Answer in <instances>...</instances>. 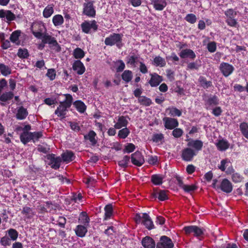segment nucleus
Wrapping results in <instances>:
<instances>
[{"label":"nucleus","mask_w":248,"mask_h":248,"mask_svg":"<svg viewBox=\"0 0 248 248\" xmlns=\"http://www.w3.org/2000/svg\"><path fill=\"white\" fill-rule=\"evenodd\" d=\"M47 159L50 160L49 165L52 168L57 170L60 168L62 159L60 157H55L54 154H48L46 155Z\"/></svg>","instance_id":"obj_8"},{"label":"nucleus","mask_w":248,"mask_h":248,"mask_svg":"<svg viewBox=\"0 0 248 248\" xmlns=\"http://www.w3.org/2000/svg\"><path fill=\"white\" fill-rule=\"evenodd\" d=\"M163 121L164 123V126L167 129H172L178 125V121L174 118L164 117Z\"/></svg>","instance_id":"obj_11"},{"label":"nucleus","mask_w":248,"mask_h":248,"mask_svg":"<svg viewBox=\"0 0 248 248\" xmlns=\"http://www.w3.org/2000/svg\"><path fill=\"white\" fill-rule=\"evenodd\" d=\"M96 134L93 130H91L89 132L87 135L84 136V139L88 140L91 143V145L94 146L97 142V140L95 139Z\"/></svg>","instance_id":"obj_22"},{"label":"nucleus","mask_w":248,"mask_h":248,"mask_svg":"<svg viewBox=\"0 0 248 248\" xmlns=\"http://www.w3.org/2000/svg\"><path fill=\"white\" fill-rule=\"evenodd\" d=\"M162 177L159 175L155 174L152 176L151 181L155 185H160L162 183Z\"/></svg>","instance_id":"obj_43"},{"label":"nucleus","mask_w":248,"mask_h":248,"mask_svg":"<svg viewBox=\"0 0 248 248\" xmlns=\"http://www.w3.org/2000/svg\"><path fill=\"white\" fill-rule=\"evenodd\" d=\"M155 10L162 11L166 6L167 2L165 0H151Z\"/></svg>","instance_id":"obj_21"},{"label":"nucleus","mask_w":248,"mask_h":248,"mask_svg":"<svg viewBox=\"0 0 248 248\" xmlns=\"http://www.w3.org/2000/svg\"><path fill=\"white\" fill-rule=\"evenodd\" d=\"M166 111L169 112V114L171 116H180L182 114L181 110L174 107L167 108Z\"/></svg>","instance_id":"obj_33"},{"label":"nucleus","mask_w":248,"mask_h":248,"mask_svg":"<svg viewBox=\"0 0 248 248\" xmlns=\"http://www.w3.org/2000/svg\"><path fill=\"white\" fill-rule=\"evenodd\" d=\"M73 56L76 59H80L85 56V52L80 48L77 47L73 51Z\"/></svg>","instance_id":"obj_32"},{"label":"nucleus","mask_w":248,"mask_h":248,"mask_svg":"<svg viewBox=\"0 0 248 248\" xmlns=\"http://www.w3.org/2000/svg\"><path fill=\"white\" fill-rule=\"evenodd\" d=\"M219 69L225 77L229 76L234 70V68L232 65L226 62L221 63Z\"/></svg>","instance_id":"obj_12"},{"label":"nucleus","mask_w":248,"mask_h":248,"mask_svg":"<svg viewBox=\"0 0 248 248\" xmlns=\"http://www.w3.org/2000/svg\"><path fill=\"white\" fill-rule=\"evenodd\" d=\"M75 231L76 234L81 237L84 236L87 232L86 228L82 225H78Z\"/></svg>","instance_id":"obj_31"},{"label":"nucleus","mask_w":248,"mask_h":248,"mask_svg":"<svg viewBox=\"0 0 248 248\" xmlns=\"http://www.w3.org/2000/svg\"><path fill=\"white\" fill-rule=\"evenodd\" d=\"M46 76L50 78L51 80H53L55 78L56 72L54 69H49L47 70Z\"/></svg>","instance_id":"obj_60"},{"label":"nucleus","mask_w":248,"mask_h":248,"mask_svg":"<svg viewBox=\"0 0 248 248\" xmlns=\"http://www.w3.org/2000/svg\"><path fill=\"white\" fill-rule=\"evenodd\" d=\"M185 20L191 24H194L196 22L197 17L193 14H189L185 17Z\"/></svg>","instance_id":"obj_48"},{"label":"nucleus","mask_w":248,"mask_h":248,"mask_svg":"<svg viewBox=\"0 0 248 248\" xmlns=\"http://www.w3.org/2000/svg\"><path fill=\"white\" fill-rule=\"evenodd\" d=\"M152 196L154 198H158L161 201H165L168 199L167 191L164 190H160L159 191H155L152 193Z\"/></svg>","instance_id":"obj_20"},{"label":"nucleus","mask_w":248,"mask_h":248,"mask_svg":"<svg viewBox=\"0 0 248 248\" xmlns=\"http://www.w3.org/2000/svg\"><path fill=\"white\" fill-rule=\"evenodd\" d=\"M32 33L38 39H41L43 34L46 32L45 25L42 23H34L31 27Z\"/></svg>","instance_id":"obj_4"},{"label":"nucleus","mask_w":248,"mask_h":248,"mask_svg":"<svg viewBox=\"0 0 248 248\" xmlns=\"http://www.w3.org/2000/svg\"><path fill=\"white\" fill-rule=\"evenodd\" d=\"M142 223L146 227V228L150 230L154 228L153 222L147 213L142 214Z\"/></svg>","instance_id":"obj_15"},{"label":"nucleus","mask_w":248,"mask_h":248,"mask_svg":"<svg viewBox=\"0 0 248 248\" xmlns=\"http://www.w3.org/2000/svg\"><path fill=\"white\" fill-rule=\"evenodd\" d=\"M135 149V146L133 143H128L124 150V153L132 152Z\"/></svg>","instance_id":"obj_57"},{"label":"nucleus","mask_w":248,"mask_h":248,"mask_svg":"<svg viewBox=\"0 0 248 248\" xmlns=\"http://www.w3.org/2000/svg\"><path fill=\"white\" fill-rule=\"evenodd\" d=\"M151 78L148 83L152 87H156L163 80L162 77L156 73H153L150 74Z\"/></svg>","instance_id":"obj_13"},{"label":"nucleus","mask_w":248,"mask_h":248,"mask_svg":"<svg viewBox=\"0 0 248 248\" xmlns=\"http://www.w3.org/2000/svg\"><path fill=\"white\" fill-rule=\"evenodd\" d=\"M94 1H87L83 4V14L90 17H94L96 11L93 6Z\"/></svg>","instance_id":"obj_5"},{"label":"nucleus","mask_w":248,"mask_h":248,"mask_svg":"<svg viewBox=\"0 0 248 248\" xmlns=\"http://www.w3.org/2000/svg\"><path fill=\"white\" fill-rule=\"evenodd\" d=\"M133 78V73L131 71L126 70L122 74V78L125 81V83L130 82Z\"/></svg>","instance_id":"obj_27"},{"label":"nucleus","mask_w":248,"mask_h":248,"mask_svg":"<svg viewBox=\"0 0 248 248\" xmlns=\"http://www.w3.org/2000/svg\"><path fill=\"white\" fill-rule=\"evenodd\" d=\"M0 243L2 246L6 247L10 246L11 242V239L8 236H5L1 238Z\"/></svg>","instance_id":"obj_51"},{"label":"nucleus","mask_w":248,"mask_h":248,"mask_svg":"<svg viewBox=\"0 0 248 248\" xmlns=\"http://www.w3.org/2000/svg\"><path fill=\"white\" fill-rule=\"evenodd\" d=\"M53 13V8L49 5L46 6L44 11L43 16L45 17L48 18L50 17Z\"/></svg>","instance_id":"obj_44"},{"label":"nucleus","mask_w":248,"mask_h":248,"mask_svg":"<svg viewBox=\"0 0 248 248\" xmlns=\"http://www.w3.org/2000/svg\"><path fill=\"white\" fill-rule=\"evenodd\" d=\"M64 96L65 100L60 102V105L55 111V113L62 119L65 117L68 108L71 107L73 101V97L70 94H65Z\"/></svg>","instance_id":"obj_2"},{"label":"nucleus","mask_w":248,"mask_h":248,"mask_svg":"<svg viewBox=\"0 0 248 248\" xmlns=\"http://www.w3.org/2000/svg\"><path fill=\"white\" fill-rule=\"evenodd\" d=\"M122 36L123 35L121 34L113 33L105 39V44L107 46H110L116 44V46L120 48L123 46Z\"/></svg>","instance_id":"obj_3"},{"label":"nucleus","mask_w":248,"mask_h":248,"mask_svg":"<svg viewBox=\"0 0 248 248\" xmlns=\"http://www.w3.org/2000/svg\"><path fill=\"white\" fill-rule=\"evenodd\" d=\"M62 160L64 162H69L73 160L75 156L73 153L71 151H67L62 155Z\"/></svg>","instance_id":"obj_28"},{"label":"nucleus","mask_w":248,"mask_h":248,"mask_svg":"<svg viewBox=\"0 0 248 248\" xmlns=\"http://www.w3.org/2000/svg\"><path fill=\"white\" fill-rule=\"evenodd\" d=\"M226 23L228 25L232 27H236L237 24L236 20L234 18H227L226 20Z\"/></svg>","instance_id":"obj_63"},{"label":"nucleus","mask_w":248,"mask_h":248,"mask_svg":"<svg viewBox=\"0 0 248 248\" xmlns=\"http://www.w3.org/2000/svg\"><path fill=\"white\" fill-rule=\"evenodd\" d=\"M6 17L8 21L14 20L16 15L10 10H0V18Z\"/></svg>","instance_id":"obj_17"},{"label":"nucleus","mask_w":248,"mask_h":248,"mask_svg":"<svg viewBox=\"0 0 248 248\" xmlns=\"http://www.w3.org/2000/svg\"><path fill=\"white\" fill-rule=\"evenodd\" d=\"M14 95L12 92H5L0 96V101L3 102H6L12 99Z\"/></svg>","instance_id":"obj_30"},{"label":"nucleus","mask_w":248,"mask_h":248,"mask_svg":"<svg viewBox=\"0 0 248 248\" xmlns=\"http://www.w3.org/2000/svg\"><path fill=\"white\" fill-rule=\"evenodd\" d=\"M105 220H107L110 218L112 214V205L111 204H108L105 207Z\"/></svg>","instance_id":"obj_38"},{"label":"nucleus","mask_w":248,"mask_h":248,"mask_svg":"<svg viewBox=\"0 0 248 248\" xmlns=\"http://www.w3.org/2000/svg\"><path fill=\"white\" fill-rule=\"evenodd\" d=\"M20 139L21 142L26 144L31 140H33L32 137V132H23L20 136Z\"/></svg>","instance_id":"obj_23"},{"label":"nucleus","mask_w":248,"mask_h":248,"mask_svg":"<svg viewBox=\"0 0 248 248\" xmlns=\"http://www.w3.org/2000/svg\"><path fill=\"white\" fill-rule=\"evenodd\" d=\"M69 124H70L71 128L73 130L76 132H78L80 130V127L77 123L69 122Z\"/></svg>","instance_id":"obj_59"},{"label":"nucleus","mask_w":248,"mask_h":248,"mask_svg":"<svg viewBox=\"0 0 248 248\" xmlns=\"http://www.w3.org/2000/svg\"><path fill=\"white\" fill-rule=\"evenodd\" d=\"M0 70L1 73L4 76H7L11 73V68L3 63H0Z\"/></svg>","instance_id":"obj_34"},{"label":"nucleus","mask_w":248,"mask_h":248,"mask_svg":"<svg viewBox=\"0 0 248 248\" xmlns=\"http://www.w3.org/2000/svg\"><path fill=\"white\" fill-rule=\"evenodd\" d=\"M73 69L78 75H82L85 71V68L83 64L79 60L74 62L73 64Z\"/></svg>","instance_id":"obj_16"},{"label":"nucleus","mask_w":248,"mask_h":248,"mask_svg":"<svg viewBox=\"0 0 248 248\" xmlns=\"http://www.w3.org/2000/svg\"><path fill=\"white\" fill-rule=\"evenodd\" d=\"M197 189V186L195 185H187L184 187L183 189L186 192L190 193L195 191Z\"/></svg>","instance_id":"obj_53"},{"label":"nucleus","mask_w":248,"mask_h":248,"mask_svg":"<svg viewBox=\"0 0 248 248\" xmlns=\"http://www.w3.org/2000/svg\"><path fill=\"white\" fill-rule=\"evenodd\" d=\"M79 220L81 221V223L86 225L89 223V218L86 212H82L80 214Z\"/></svg>","instance_id":"obj_45"},{"label":"nucleus","mask_w":248,"mask_h":248,"mask_svg":"<svg viewBox=\"0 0 248 248\" xmlns=\"http://www.w3.org/2000/svg\"><path fill=\"white\" fill-rule=\"evenodd\" d=\"M8 235L10 237L11 240L13 241L16 240L18 237V232L16 230L14 229H10L8 230Z\"/></svg>","instance_id":"obj_49"},{"label":"nucleus","mask_w":248,"mask_h":248,"mask_svg":"<svg viewBox=\"0 0 248 248\" xmlns=\"http://www.w3.org/2000/svg\"><path fill=\"white\" fill-rule=\"evenodd\" d=\"M138 59V57L135 55H131L127 57V63L131 65L135 64L136 61Z\"/></svg>","instance_id":"obj_61"},{"label":"nucleus","mask_w":248,"mask_h":248,"mask_svg":"<svg viewBox=\"0 0 248 248\" xmlns=\"http://www.w3.org/2000/svg\"><path fill=\"white\" fill-rule=\"evenodd\" d=\"M127 124V120L124 116H122L118 118V122L114 125V127L119 129L123 127H126Z\"/></svg>","instance_id":"obj_25"},{"label":"nucleus","mask_w":248,"mask_h":248,"mask_svg":"<svg viewBox=\"0 0 248 248\" xmlns=\"http://www.w3.org/2000/svg\"><path fill=\"white\" fill-rule=\"evenodd\" d=\"M73 105L80 113H83L86 109V106L84 103L81 101H76L74 103Z\"/></svg>","instance_id":"obj_29"},{"label":"nucleus","mask_w":248,"mask_h":248,"mask_svg":"<svg viewBox=\"0 0 248 248\" xmlns=\"http://www.w3.org/2000/svg\"><path fill=\"white\" fill-rule=\"evenodd\" d=\"M232 180L234 182L238 183L241 181L242 177L239 174L235 173L232 175Z\"/></svg>","instance_id":"obj_64"},{"label":"nucleus","mask_w":248,"mask_h":248,"mask_svg":"<svg viewBox=\"0 0 248 248\" xmlns=\"http://www.w3.org/2000/svg\"><path fill=\"white\" fill-rule=\"evenodd\" d=\"M180 56L182 58L189 57L192 59H194L196 57L194 52L189 49L182 50L180 53Z\"/></svg>","instance_id":"obj_24"},{"label":"nucleus","mask_w":248,"mask_h":248,"mask_svg":"<svg viewBox=\"0 0 248 248\" xmlns=\"http://www.w3.org/2000/svg\"><path fill=\"white\" fill-rule=\"evenodd\" d=\"M154 62L156 66L163 67L166 65L165 60L160 56H156L154 58Z\"/></svg>","instance_id":"obj_42"},{"label":"nucleus","mask_w":248,"mask_h":248,"mask_svg":"<svg viewBox=\"0 0 248 248\" xmlns=\"http://www.w3.org/2000/svg\"><path fill=\"white\" fill-rule=\"evenodd\" d=\"M240 130L243 136L248 139V125L246 123H241L240 125Z\"/></svg>","instance_id":"obj_39"},{"label":"nucleus","mask_w":248,"mask_h":248,"mask_svg":"<svg viewBox=\"0 0 248 248\" xmlns=\"http://www.w3.org/2000/svg\"><path fill=\"white\" fill-rule=\"evenodd\" d=\"M21 31H14L10 37L11 42L15 43L16 44H19V37L20 35Z\"/></svg>","instance_id":"obj_35"},{"label":"nucleus","mask_w":248,"mask_h":248,"mask_svg":"<svg viewBox=\"0 0 248 248\" xmlns=\"http://www.w3.org/2000/svg\"><path fill=\"white\" fill-rule=\"evenodd\" d=\"M40 39H42V42L44 44H48L49 45H52L53 46H58L59 47L58 51H60V46H59L55 38L49 35L46 32L44 34H43Z\"/></svg>","instance_id":"obj_7"},{"label":"nucleus","mask_w":248,"mask_h":248,"mask_svg":"<svg viewBox=\"0 0 248 248\" xmlns=\"http://www.w3.org/2000/svg\"><path fill=\"white\" fill-rule=\"evenodd\" d=\"M229 143L226 140H219L216 143L217 149L220 151H225L229 147Z\"/></svg>","instance_id":"obj_26"},{"label":"nucleus","mask_w":248,"mask_h":248,"mask_svg":"<svg viewBox=\"0 0 248 248\" xmlns=\"http://www.w3.org/2000/svg\"><path fill=\"white\" fill-rule=\"evenodd\" d=\"M81 27L84 32L88 33L92 29L93 31H96L97 30L98 26L96 25V22L93 20L91 22L85 21L83 22L81 25Z\"/></svg>","instance_id":"obj_9"},{"label":"nucleus","mask_w":248,"mask_h":248,"mask_svg":"<svg viewBox=\"0 0 248 248\" xmlns=\"http://www.w3.org/2000/svg\"><path fill=\"white\" fill-rule=\"evenodd\" d=\"M22 213L29 217L32 214V209L29 207H24L22 211Z\"/></svg>","instance_id":"obj_62"},{"label":"nucleus","mask_w":248,"mask_h":248,"mask_svg":"<svg viewBox=\"0 0 248 248\" xmlns=\"http://www.w3.org/2000/svg\"><path fill=\"white\" fill-rule=\"evenodd\" d=\"M199 81L204 88H208L212 85V82L210 81H207L203 77H200L199 78Z\"/></svg>","instance_id":"obj_40"},{"label":"nucleus","mask_w":248,"mask_h":248,"mask_svg":"<svg viewBox=\"0 0 248 248\" xmlns=\"http://www.w3.org/2000/svg\"><path fill=\"white\" fill-rule=\"evenodd\" d=\"M131 162L135 165L141 166L144 164L145 161L141 153L137 151L131 155Z\"/></svg>","instance_id":"obj_10"},{"label":"nucleus","mask_w":248,"mask_h":248,"mask_svg":"<svg viewBox=\"0 0 248 248\" xmlns=\"http://www.w3.org/2000/svg\"><path fill=\"white\" fill-rule=\"evenodd\" d=\"M119 64V65L116 68L117 72H122L125 68V64L122 60H119L116 62V64Z\"/></svg>","instance_id":"obj_55"},{"label":"nucleus","mask_w":248,"mask_h":248,"mask_svg":"<svg viewBox=\"0 0 248 248\" xmlns=\"http://www.w3.org/2000/svg\"><path fill=\"white\" fill-rule=\"evenodd\" d=\"M17 55L21 58H27L29 56L27 49L19 48L18 51Z\"/></svg>","instance_id":"obj_50"},{"label":"nucleus","mask_w":248,"mask_h":248,"mask_svg":"<svg viewBox=\"0 0 248 248\" xmlns=\"http://www.w3.org/2000/svg\"><path fill=\"white\" fill-rule=\"evenodd\" d=\"M219 188L223 192L229 193L232 192V186L231 183L228 179H224L219 186Z\"/></svg>","instance_id":"obj_14"},{"label":"nucleus","mask_w":248,"mask_h":248,"mask_svg":"<svg viewBox=\"0 0 248 248\" xmlns=\"http://www.w3.org/2000/svg\"><path fill=\"white\" fill-rule=\"evenodd\" d=\"M225 15L227 18H234L236 15V13L232 9H229L225 12Z\"/></svg>","instance_id":"obj_56"},{"label":"nucleus","mask_w":248,"mask_h":248,"mask_svg":"<svg viewBox=\"0 0 248 248\" xmlns=\"http://www.w3.org/2000/svg\"><path fill=\"white\" fill-rule=\"evenodd\" d=\"M28 115V111L27 109L23 106H21L17 108L16 117L17 120H22L25 119Z\"/></svg>","instance_id":"obj_19"},{"label":"nucleus","mask_w":248,"mask_h":248,"mask_svg":"<svg viewBox=\"0 0 248 248\" xmlns=\"http://www.w3.org/2000/svg\"><path fill=\"white\" fill-rule=\"evenodd\" d=\"M53 23L55 26L61 25L63 23V18L60 15H57L53 16Z\"/></svg>","instance_id":"obj_36"},{"label":"nucleus","mask_w":248,"mask_h":248,"mask_svg":"<svg viewBox=\"0 0 248 248\" xmlns=\"http://www.w3.org/2000/svg\"><path fill=\"white\" fill-rule=\"evenodd\" d=\"M164 139V136L162 134H155L153 136L152 140L155 142H158Z\"/></svg>","instance_id":"obj_52"},{"label":"nucleus","mask_w":248,"mask_h":248,"mask_svg":"<svg viewBox=\"0 0 248 248\" xmlns=\"http://www.w3.org/2000/svg\"><path fill=\"white\" fill-rule=\"evenodd\" d=\"M217 48L216 43L215 42H212L208 44V50L211 53L216 51Z\"/></svg>","instance_id":"obj_58"},{"label":"nucleus","mask_w":248,"mask_h":248,"mask_svg":"<svg viewBox=\"0 0 248 248\" xmlns=\"http://www.w3.org/2000/svg\"><path fill=\"white\" fill-rule=\"evenodd\" d=\"M186 141H188L187 147L182 150L181 157L184 161H191L197 155L198 152L202 150L203 145V142L198 140L187 139Z\"/></svg>","instance_id":"obj_1"},{"label":"nucleus","mask_w":248,"mask_h":248,"mask_svg":"<svg viewBox=\"0 0 248 248\" xmlns=\"http://www.w3.org/2000/svg\"><path fill=\"white\" fill-rule=\"evenodd\" d=\"M141 243L145 248H155V241L149 236H146L143 238Z\"/></svg>","instance_id":"obj_18"},{"label":"nucleus","mask_w":248,"mask_h":248,"mask_svg":"<svg viewBox=\"0 0 248 248\" xmlns=\"http://www.w3.org/2000/svg\"><path fill=\"white\" fill-rule=\"evenodd\" d=\"M130 157L127 155H125L123 159L118 162V164L122 167L126 168L127 166Z\"/></svg>","instance_id":"obj_46"},{"label":"nucleus","mask_w":248,"mask_h":248,"mask_svg":"<svg viewBox=\"0 0 248 248\" xmlns=\"http://www.w3.org/2000/svg\"><path fill=\"white\" fill-rule=\"evenodd\" d=\"M129 133V130L127 127H125L119 131L118 136L120 138L124 139L128 136Z\"/></svg>","instance_id":"obj_41"},{"label":"nucleus","mask_w":248,"mask_h":248,"mask_svg":"<svg viewBox=\"0 0 248 248\" xmlns=\"http://www.w3.org/2000/svg\"><path fill=\"white\" fill-rule=\"evenodd\" d=\"M183 133V131L182 129L179 128H174V130L172 131V135L175 138H179L180 137Z\"/></svg>","instance_id":"obj_54"},{"label":"nucleus","mask_w":248,"mask_h":248,"mask_svg":"<svg viewBox=\"0 0 248 248\" xmlns=\"http://www.w3.org/2000/svg\"><path fill=\"white\" fill-rule=\"evenodd\" d=\"M207 103L210 106H216L218 104L219 100L217 96L214 95L208 98Z\"/></svg>","instance_id":"obj_47"},{"label":"nucleus","mask_w":248,"mask_h":248,"mask_svg":"<svg viewBox=\"0 0 248 248\" xmlns=\"http://www.w3.org/2000/svg\"><path fill=\"white\" fill-rule=\"evenodd\" d=\"M174 244L170 238L163 235L160 238L159 242L156 244V248H173Z\"/></svg>","instance_id":"obj_6"},{"label":"nucleus","mask_w":248,"mask_h":248,"mask_svg":"<svg viewBox=\"0 0 248 248\" xmlns=\"http://www.w3.org/2000/svg\"><path fill=\"white\" fill-rule=\"evenodd\" d=\"M138 101L140 104L145 106H149L152 103V100L150 98L144 96L140 97Z\"/></svg>","instance_id":"obj_37"}]
</instances>
